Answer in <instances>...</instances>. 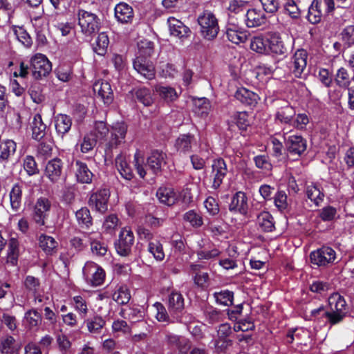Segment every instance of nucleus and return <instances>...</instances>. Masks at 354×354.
Wrapping results in <instances>:
<instances>
[{"mask_svg": "<svg viewBox=\"0 0 354 354\" xmlns=\"http://www.w3.org/2000/svg\"><path fill=\"white\" fill-rule=\"evenodd\" d=\"M78 25L81 32L86 35L91 36L100 30V19L95 13L79 9L77 12Z\"/></svg>", "mask_w": 354, "mask_h": 354, "instance_id": "obj_3", "label": "nucleus"}, {"mask_svg": "<svg viewBox=\"0 0 354 354\" xmlns=\"http://www.w3.org/2000/svg\"><path fill=\"white\" fill-rule=\"evenodd\" d=\"M52 70L51 63L42 54H36L30 59V71L32 77L40 80L46 77Z\"/></svg>", "mask_w": 354, "mask_h": 354, "instance_id": "obj_5", "label": "nucleus"}, {"mask_svg": "<svg viewBox=\"0 0 354 354\" xmlns=\"http://www.w3.org/2000/svg\"><path fill=\"white\" fill-rule=\"evenodd\" d=\"M265 13L257 8L248 9L245 14V24L248 28H257L266 24Z\"/></svg>", "mask_w": 354, "mask_h": 354, "instance_id": "obj_18", "label": "nucleus"}, {"mask_svg": "<svg viewBox=\"0 0 354 354\" xmlns=\"http://www.w3.org/2000/svg\"><path fill=\"white\" fill-rule=\"evenodd\" d=\"M234 97L241 104L250 107H254L260 99L257 93L244 87L238 88Z\"/></svg>", "mask_w": 354, "mask_h": 354, "instance_id": "obj_20", "label": "nucleus"}, {"mask_svg": "<svg viewBox=\"0 0 354 354\" xmlns=\"http://www.w3.org/2000/svg\"><path fill=\"white\" fill-rule=\"evenodd\" d=\"M17 144L12 140H6L0 143V162L7 163L16 152Z\"/></svg>", "mask_w": 354, "mask_h": 354, "instance_id": "obj_28", "label": "nucleus"}, {"mask_svg": "<svg viewBox=\"0 0 354 354\" xmlns=\"http://www.w3.org/2000/svg\"><path fill=\"white\" fill-rule=\"evenodd\" d=\"M284 143L288 155L295 159L300 158L307 149V141L301 136H285Z\"/></svg>", "mask_w": 354, "mask_h": 354, "instance_id": "obj_4", "label": "nucleus"}, {"mask_svg": "<svg viewBox=\"0 0 354 354\" xmlns=\"http://www.w3.org/2000/svg\"><path fill=\"white\" fill-rule=\"evenodd\" d=\"M200 26V32L202 37L207 40L215 39L219 32V26L215 15L208 10H203L197 19Z\"/></svg>", "mask_w": 354, "mask_h": 354, "instance_id": "obj_2", "label": "nucleus"}, {"mask_svg": "<svg viewBox=\"0 0 354 354\" xmlns=\"http://www.w3.org/2000/svg\"><path fill=\"white\" fill-rule=\"evenodd\" d=\"M57 77L62 82H67L72 78L73 71L69 66H59L55 70Z\"/></svg>", "mask_w": 354, "mask_h": 354, "instance_id": "obj_63", "label": "nucleus"}, {"mask_svg": "<svg viewBox=\"0 0 354 354\" xmlns=\"http://www.w3.org/2000/svg\"><path fill=\"white\" fill-rule=\"evenodd\" d=\"M127 131V126L124 122H116L112 127L111 137L109 142L110 148L117 147L123 142Z\"/></svg>", "mask_w": 354, "mask_h": 354, "instance_id": "obj_23", "label": "nucleus"}, {"mask_svg": "<svg viewBox=\"0 0 354 354\" xmlns=\"http://www.w3.org/2000/svg\"><path fill=\"white\" fill-rule=\"evenodd\" d=\"M131 93L135 100L145 106H149L153 103L151 91L146 87L135 88Z\"/></svg>", "mask_w": 354, "mask_h": 354, "instance_id": "obj_34", "label": "nucleus"}, {"mask_svg": "<svg viewBox=\"0 0 354 354\" xmlns=\"http://www.w3.org/2000/svg\"><path fill=\"white\" fill-rule=\"evenodd\" d=\"M214 297L217 304L225 306H230L233 304L234 292L228 290L215 292Z\"/></svg>", "mask_w": 354, "mask_h": 354, "instance_id": "obj_52", "label": "nucleus"}, {"mask_svg": "<svg viewBox=\"0 0 354 354\" xmlns=\"http://www.w3.org/2000/svg\"><path fill=\"white\" fill-rule=\"evenodd\" d=\"M211 110L210 102L205 97L194 100V112L201 118H206Z\"/></svg>", "mask_w": 354, "mask_h": 354, "instance_id": "obj_39", "label": "nucleus"}, {"mask_svg": "<svg viewBox=\"0 0 354 354\" xmlns=\"http://www.w3.org/2000/svg\"><path fill=\"white\" fill-rule=\"evenodd\" d=\"M295 115V111L293 107L286 104L277 109L274 118L281 124H290Z\"/></svg>", "mask_w": 354, "mask_h": 354, "instance_id": "obj_37", "label": "nucleus"}, {"mask_svg": "<svg viewBox=\"0 0 354 354\" xmlns=\"http://www.w3.org/2000/svg\"><path fill=\"white\" fill-rule=\"evenodd\" d=\"M115 165L122 178L128 180L133 178V174L132 169L129 166L125 158L122 155L119 154L115 158Z\"/></svg>", "mask_w": 354, "mask_h": 354, "instance_id": "obj_42", "label": "nucleus"}, {"mask_svg": "<svg viewBox=\"0 0 354 354\" xmlns=\"http://www.w3.org/2000/svg\"><path fill=\"white\" fill-rule=\"evenodd\" d=\"M165 157L166 155L162 151L158 150L152 151L147 158V165L148 168L156 175L160 174L162 166L165 164Z\"/></svg>", "mask_w": 354, "mask_h": 354, "instance_id": "obj_24", "label": "nucleus"}, {"mask_svg": "<svg viewBox=\"0 0 354 354\" xmlns=\"http://www.w3.org/2000/svg\"><path fill=\"white\" fill-rule=\"evenodd\" d=\"M268 39L257 36L251 39L250 48L258 53H268Z\"/></svg>", "mask_w": 354, "mask_h": 354, "instance_id": "obj_51", "label": "nucleus"}, {"mask_svg": "<svg viewBox=\"0 0 354 354\" xmlns=\"http://www.w3.org/2000/svg\"><path fill=\"white\" fill-rule=\"evenodd\" d=\"M84 322L86 324L88 330L93 334L100 333L106 323L104 319L98 315L94 316L93 318L87 319Z\"/></svg>", "mask_w": 354, "mask_h": 354, "instance_id": "obj_50", "label": "nucleus"}, {"mask_svg": "<svg viewBox=\"0 0 354 354\" xmlns=\"http://www.w3.org/2000/svg\"><path fill=\"white\" fill-rule=\"evenodd\" d=\"M307 52L304 49L297 50L290 63V70L296 77H301L307 64Z\"/></svg>", "mask_w": 354, "mask_h": 354, "instance_id": "obj_15", "label": "nucleus"}, {"mask_svg": "<svg viewBox=\"0 0 354 354\" xmlns=\"http://www.w3.org/2000/svg\"><path fill=\"white\" fill-rule=\"evenodd\" d=\"M7 243L8 245L7 262L14 266L17 264L19 254V241L16 238H10Z\"/></svg>", "mask_w": 354, "mask_h": 354, "instance_id": "obj_45", "label": "nucleus"}, {"mask_svg": "<svg viewBox=\"0 0 354 354\" xmlns=\"http://www.w3.org/2000/svg\"><path fill=\"white\" fill-rule=\"evenodd\" d=\"M134 243V236L129 229L123 228L119 234V239L115 243L117 253L122 257H127L131 252Z\"/></svg>", "mask_w": 354, "mask_h": 354, "instance_id": "obj_8", "label": "nucleus"}, {"mask_svg": "<svg viewBox=\"0 0 354 354\" xmlns=\"http://www.w3.org/2000/svg\"><path fill=\"white\" fill-rule=\"evenodd\" d=\"M148 251L158 261H162L165 258V252L162 245L159 241H150L148 245Z\"/></svg>", "mask_w": 354, "mask_h": 354, "instance_id": "obj_58", "label": "nucleus"}, {"mask_svg": "<svg viewBox=\"0 0 354 354\" xmlns=\"http://www.w3.org/2000/svg\"><path fill=\"white\" fill-rule=\"evenodd\" d=\"M336 258L335 251L327 246L313 251L310 254V263L319 267L327 266L332 264Z\"/></svg>", "mask_w": 354, "mask_h": 354, "instance_id": "obj_6", "label": "nucleus"}, {"mask_svg": "<svg viewBox=\"0 0 354 354\" xmlns=\"http://www.w3.org/2000/svg\"><path fill=\"white\" fill-rule=\"evenodd\" d=\"M23 185L19 183L13 185L9 196L11 208L13 211L17 212L21 208L22 200Z\"/></svg>", "mask_w": 354, "mask_h": 354, "instance_id": "obj_35", "label": "nucleus"}, {"mask_svg": "<svg viewBox=\"0 0 354 354\" xmlns=\"http://www.w3.org/2000/svg\"><path fill=\"white\" fill-rule=\"evenodd\" d=\"M340 41L343 43V49H347L354 45V26H346L339 34Z\"/></svg>", "mask_w": 354, "mask_h": 354, "instance_id": "obj_48", "label": "nucleus"}, {"mask_svg": "<svg viewBox=\"0 0 354 354\" xmlns=\"http://www.w3.org/2000/svg\"><path fill=\"white\" fill-rule=\"evenodd\" d=\"M109 44V39L106 33L104 32H100L97 38L93 50L99 55H104L107 51Z\"/></svg>", "mask_w": 354, "mask_h": 354, "instance_id": "obj_54", "label": "nucleus"}, {"mask_svg": "<svg viewBox=\"0 0 354 354\" xmlns=\"http://www.w3.org/2000/svg\"><path fill=\"white\" fill-rule=\"evenodd\" d=\"M41 321V315L36 309H30L25 313L24 323L29 329L38 328Z\"/></svg>", "mask_w": 354, "mask_h": 354, "instance_id": "obj_44", "label": "nucleus"}, {"mask_svg": "<svg viewBox=\"0 0 354 354\" xmlns=\"http://www.w3.org/2000/svg\"><path fill=\"white\" fill-rule=\"evenodd\" d=\"M50 207L51 203L48 198L40 197L37 200L32 213V218L36 223L39 225L45 224L46 213L50 210Z\"/></svg>", "mask_w": 354, "mask_h": 354, "instance_id": "obj_17", "label": "nucleus"}, {"mask_svg": "<svg viewBox=\"0 0 354 354\" xmlns=\"http://www.w3.org/2000/svg\"><path fill=\"white\" fill-rule=\"evenodd\" d=\"M21 346L11 335H6L0 339V352L2 354H19Z\"/></svg>", "mask_w": 354, "mask_h": 354, "instance_id": "obj_30", "label": "nucleus"}, {"mask_svg": "<svg viewBox=\"0 0 354 354\" xmlns=\"http://www.w3.org/2000/svg\"><path fill=\"white\" fill-rule=\"evenodd\" d=\"M311 3L317 12H321L322 17L336 13L334 0H313Z\"/></svg>", "mask_w": 354, "mask_h": 354, "instance_id": "obj_32", "label": "nucleus"}, {"mask_svg": "<svg viewBox=\"0 0 354 354\" xmlns=\"http://www.w3.org/2000/svg\"><path fill=\"white\" fill-rule=\"evenodd\" d=\"M115 17L122 24L131 23L133 18V10L127 3L121 2L115 8Z\"/></svg>", "mask_w": 354, "mask_h": 354, "instance_id": "obj_26", "label": "nucleus"}, {"mask_svg": "<svg viewBox=\"0 0 354 354\" xmlns=\"http://www.w3.org/2000/svg\"><path fill=\"white\" fill-rule=\"evenodd\" d=\"M93 91L106 104H110L113 100V93L108 82H97L93 85Z\"/></svg>", "mask_w": 354, "mask_h": 354, "instance_id": "obj_25", "label": "nucleus"}, {"mask_svg": "<svg viewBox=\"0 0 354 354\" xmlns=\"http://www.w3.org/2000/svg\"><path fill=\"white\" fill-rule=\"evenodd\" d=\"M226 36L229 41L236 44L244 43L248 39L247 33L239 30L235 26L227 28Z\"/></svg>", "mask_w": 354, "mask_h": 354, "instance_id": "obj_47", "label": "nucleus"}, {"mask_svg": "<svg viewBox=\"0 0 354 354\" xmlns=\"http://www.w3.org/2000/svg\"><path fill=\"white\" fill-rule=\"evenodd\" d=\"M156 310V318L158 322L167 323L179 322L178 321H173V313H168L165 307L161 303L156 302L153 305Z\"/></svg>", "mask_w": 354, "mask_h": 354, "instance_id": "obj_53", "label": "nucleus"}, {"mask_svg": "<svg viewBox=\"0 0 354 354\" xmlns=\"http://www.w3.org/2000/svg\"><path fill=\"white\" fill-rule=\"evenodd\" d=\"M155 91L167 102H174L178 97L175 88L171 86H157Z\"/></svg>", "mask_w": 354, "mask_h": 354, "instance_id": "obj_49", "label": "nucleus"}, {"mask_svg": "<svg viewBox=\"0 0 354 354\" xmlns=\"http://www.w3.org/2000/svg\"><path fill=\"white\" fill-rule=\"evenodd\" d=\"M167 24L170 35L182 41L189 37L192 34V30L188 26L174 17L167 19Z\"/></svg>", "mask_w": 354, "mask_h": 354, "instance_id": "obj_14", "label": "nucleus"}, {"mask_svg": "<svg viewBox=\"0 0 354 354\" xmlns=\"http://www.w3.org/2000/svg\"><path fill=\"white\" fill-rule=\"evenodd\" d=\"M184 220L189 222L192 227H201L203 222L202 216L194 210H189L184 214Z\"/></svg>", "mask_w": 354, "mask_h": 354, "instance_id": "obj_62", "label": "nucleus"}, {"mask_svg": "<svg viewBox=\"0 0 354 354\" xmlns=\"http://www.w3.org/2000/svg\"><path fill=\"white\" fill-rule=\"evenodd\" d=\"M329 313L326 314V323L334 326L341 323L346 317L348 311L346 302L343 296L338 292L332 294L328 298Z\"/></svg>", "mask_w": 354, "mask_h": 354, "instance_id": "obj_1", "label": "nucleus"}, {"mask_svg": "<svg viewBox=\"0 0 354 354\" xmlns=\"http://www.w3.org/2000/svg\"><path fill=\"white\" fill-rule=\"evenodd\" d=\"M119 225V219L115 214L107 216L103 223L102 227L107 233H112Z\"/></svg>", "mask_w": 354, "mask_h": 354, "instance_id": "obj_64", "label": "nucleus"}, {"mask_svg": "<svg viewBox=\"0 0 354 354\" xmlns=\"http://www.w3.org/2000/svg\"><path fill=\"white\" fill-rule=\"evenodd\" d=\"M228 172L227 164L223 158L213 160L210 178L212 180V188L218 189L223 183Z\"/></svg>", "mask_w": 354, "mask_h": 354, "instance_id": "obj_9", "label": "nucleus"}, {"mask_svg": "<svg viewBox=\"0 0 354 354\" xmlns=\"http://www.w3.org/2000/svg\"><path fill=\"white\" fill-rule=\"evenodd\" d=\"M91 235V233H86L84 236L89 239L92 254L100 257L105 256L108 251L107 245L104 243L93 239Z\"/></svg>", "mask_w": 354, "mask_h": 354, "instance_id": "obj_43", "label": "nucleus"}, {"mask_svg": "<svg viewBox=\"0 0 354 354\" xmlns=\"http://www.w3.org/2000/svg\"><path fill=\"white\" fill-rule=\"evenodd\" d=\"M234 120L236 126L241 131H246L250 124V122L248 119V115L245 111L236 113L234 115Z\"/></svg>", "mask_w": 354, "mask_h": 354, "instance_id": "obj_60", "label": "nucleus"}, {"mask_svg": "<svg viewBox=\"0 0 354 354\" xmlns=\"http://www.w3.org/2000/svg\"><path fill=\"white\" fill-rule=\"evenodd\" d=\"M97 139L92 133L86 135L80 144V149L82 153H87L92 150L96 145Z\"/></svg>", "mask_w": 354, "mask_h": 354, "instance_id": "obj_61", "label": "nucleus"}, {"mask_svg": "<svg viewBox=\"0 0 354 354\" xmlns=\"http://www.w3.org/2000/svg\"><path fill=\"white\" fill-rule=\"evenodd\" d=\"M204 313L209 324L218 323L223 320V313L212 306L207 307Z\"/></svg>", "mask_w": 354, "mask_h": 354, "instance_id": "obj_59", "label": "nucleus"}, {"mask_svg": "<svg viewBox=\"0 0 354 354\" xmlns=\"http://www.w3.org/2000/svg\"><path fill=\"white\" fill-rule=\"evenodd\" d=\"M185 307L183 296L178 292H172L168 297V310L169 313H173V321H178L183 323L184 321L181 316Z\"/></svg>", "mask_w": 354, "mask_h": 354, "instance_id": "obj_10", "label": "nucleus"}, {"mask_svg": "<svg viewBox=\"0 0 354 354\" xmlns=\"http://www.w3.org/2000/svg\"><path fill=\"white\" fill-rule=\"evenodd\" d=\"M268 42V52L271 51L277 55H284L287 52L286 47L278 35H271Z\"/></svg>", "mask_w": 354, "mask_h": 354, "instance_id": "obj_40", "label": "nucleus"}, {"mask_svg": "<svg viewBox=\"0 0 354 354\" xmlns=\"http://www.w3.org/2000/svg\"><path fill=\"white\" fill-rule=\"evenodd\" d=\"M197 145V141L194 135L190 133L180 134L175 142V147L177 151L187 153L192 151V147Z\"/></svg>", "mask_w": 354, "mask_h": 354, "instance_id": "obj_22", "label": "nucleus"}, {"mask_svg": "<svg viewBox=\"0 0 354 354\" xmlns=\"http://www.w3.org/2000/svg\"><path fill=\"white\" fill-rule=\"evenodd\" d=\"M72 125V120L66 114H58L55 118V128L59 134L64 135L69 131Z\"/></svg>", "mask_w": 354, "mask_h": 354, "instance_id": "obj_41", "label": "nucleus"}, {"mask_svg": "<svg viewBox=\"0 0 354 354\" xmlns=\"http://www.w3.org/2000/svg\"><path fill=\"white\" fill-rule=\"evenodd\" d=\"M156 196L160 203L168 206L174 205L177 200V195L173 189L169 187H160Z\"/></svg>", "mask_w": 354, "mask_h": 354, "instance_id": "obj_36", "label": "nucleus"}, {"mask_svg": "<svg viewBox=\"0 0 354 354\" xmlns=\"http://www.w3.org/2000/svg\"><path fill=\"white\" fill-rule=\"evenodd\" d=\"M257 223L264 232H270L274 229L273 217L268 212H262L258 215Z\"/></svg>", "mask_w": 354, "mask_h": 354, "instance_id": "obj_46", "label": "nucleus"}, {"mask_svg": "<svg viewBox=\"0 0 354 354\" xmlns=\"http://www.w3.org/2000/svg\"><path fill=\"white\" fill-rule=\"evenodd\" d=\"M83 274L86 282L92 286L102 285L105 279L104 270L93 262L86 263L83 268Z\"/></svg>", "mask_w": 354, "mask_h": 354, "instance_id": "obj_7", "label": "nucleus"}, {"mask_svg": "<svg viewBox=\"0 0 354 354\" xmlns=\"http://www.w3.org/2000/svg\"><path fill=\"white\" fill-rule=\"evenodd\" d=\"M231 212L246 215L248 211V198L243 192H237L232 197L229 205Z\"/></svg>", "mask_w": 354, "mask_h": 354, "instance_id": "obj_19", "label": "nucleus"}, {"mask_svg": "<svg viewBox=\"0 0 354 354\" xmlns=\"http://www.w3.org/2000/svg\"><path fill=\"white\" fill-rule=\"evenodd\" d=\"M305 193L307 198L316 206H319L323 202L325 196L322 187L318 184L307 185Z\"/></svg>", "mask_w": 354, "mask_h": 354, "instance_id": "obj_29", "label": "nucleus"}, {"mask_svg": "<svg viewBox=\"0 0 354 354\" xmlns=\"http://www.w3.org/2000/svg\"><path fill=\"white\" fill-rule=\"evenodd\" d=\"M112 298L118 304H127L130 299L131 295L129 290L125 286H120L112 295Z\"/></svg>", "mask_w": 354, "mask_h": 354, "instance_id": "obj_56", "label": "nucleus"}, {"mask_svg": "<svg viewBox=\"0 0 354 354\" xmlns=\"http://www.w3.org/2000/svg\"><path fill=\"white\" fill-rule=\"evenodd\" d=\"M165 340L169 347L177 350L181 354H187L191 348L190 341L183 336L167 333Z\"/></svg>", "mask_w": 354, "mask_h": 354, "instance_id": "obj_16", "label": "nucleus"}, {"mask_svg": "<svg viewBox=\"0 0 354 354\" xmlns=\"http://www.w3.org/2000/svg\"><path fill=\"white\" fill-rule=\"evenodd\" d=\"M110 196L109 190L101 189L92 194L89 198L88 205L100 213H104L108 209V201Z\"/></svg>", "mask_w": 354, "mask_h": 354, "instance_id": "obj_12", "label": "nucleus"}, {"mask_svg": "<svg viewBox=\"0 0 354 354\" xmlns=\"http://www.w3.org/2000/svg\"><path fill=\"white\" fill-rule=\"evenodd\" d=\"M133 66L145 78L151 80L155 77V66L149 59L141 56H136L133 62Z\"/></svg>", "mask_w": 354, "mask_h": 354, "instance_id": "obj_13", "label": "nucleus"}, {"mask_svg": "<svg viewBox=\"0 0 354 354\" xmlns=\"http://www.w3.org/2000/svg\"><path fill=\"white\" fill-rule=\"evenodd\" d=\"M199 248L196 251L198 259L200 260H210L217 257L219 250L208 241L201 240L198 243Z\"/></svg>", "mask_w": 354, "mask_h": 354, "instance_id": "obj_21", "label": "nucleus"}, {"mask_svg": "<svg viewBox=\"0 0 354 354\" xmlns=\"http://www.w3.org/2000/svg\"><path fill=\"white\" fill-rule=\"evenodd\" d=\"M138 49L137 56H141L148 59L153 53L154 44L149 40L142 39L138 43Z\"/></svg>", "mask_w": 354, "mask_h": 354, "instance_id": "obj_55", "label": "nucleus"}, {"mask_svg": "<svg viewBox=\"0 0 354 354\" xmlns=\"http://www.w3.org/2000/svg\"><path fill=\"white\" fill-rule=\"evenodd\" d=\"M75 218L81 228L88 229L93 225V218L90 210L86 207L75 212Z\"/></svg>", "mask_w": 354, "mask_h": 354, "instance_id": "obj_38", "label": "nucleus"}, {"mask_svg": "<svg viewBox=\"0 0 354 354\" xmlns=\"http://www.w3.org/2000/svg\"><path fill=\"white\" fill-rule=\"evenodd\" d=\"M32 130V138L39 140L46 135V125L43 122L40 114H35L30 123Z\"/></svg>", "mask_w": 354, "mask_h": 354, "instance_id": "obj_31", "label": "nucleus"}, {"mask_svg": "<svg viewBox=\"0 0 354 354\" xmlns=\"http://www.w3.org/2000/svg\"><path fill=\"white\" fill-rule=\"evenodd\" d=\"M75 167L77 181L83 184L91 183L94 175L88 169L87 165L80 160H76Z\"/></svg>", "mask_w": 354, "mask_h": 354, "instance_id": "obj_27", "label": "nucleus"}, {"mask_svg": "<svg viewBox=\"0 0 354 354\" xmlns=\"http://www.w3.org/2000/svg\"><path fill=\"white\" fill-rule=\"evenodd\" d=\"M39 246L48 255H52L57 252L58 243L52 236L41 234L39 237Z\"/></svg>", "mask_w": 354, "mask_h": 354, "instance_id": "obj_33", "label": "nucleus"}, {"mask_svg": "<svg viewBox=\"0 0 354 354\" xmlns=\"http://www.w3.org/2000/svg\"><path fill=\"white\" fill-rule=\"evenodd\" d=\"M336 84L342 88H347L350 85L351 78L347 69L340 68L338 69L335 76Z\"/></svg>", "mask_w": 354, "mask_h": 354, "instance_id": "obj_57", "label": "nucleus"}, {"mask_svg": "<svg viewBox=\"0 0 354 354\" xmlns=\"http://www.w3.org/2000/svg\"><path fill=\"white\" fill-rule=\"evenodd\" d=\"M63 161L60 158H55L46 163L44 174L51 183H57L63 176Z\"/></svg>", "mask_w": 354, "mask_h": 354, "instance_id": "obj_11", "label": "nucleus"}]
</instances>
